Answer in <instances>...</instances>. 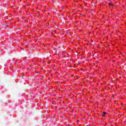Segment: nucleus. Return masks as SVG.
<instances>
[{
	"mask_svg": "<svg viewBox=\"0 0 126 126\" xmlns=\"http://www.w3.org/2000/svg\"><path fill=\"white\" fill-rule=\"evenodd\" d=\"M105 114H106V112H103L102 114V117H105Z\"/></svg>",
	"mask_w": 126,
	"mask_h": 126,
	"instance_id": "1",
	"label": "nucleus"
},
{
	"mask_svg": "<svg viewBox=\"0 0 126 126\" xmlns=\"http://www.w3.org/2000/svg\"><path fill=\"white\" fill-rule=\"evenodd\" d=\"M109 4L110 6H114V5H113V4L112 3H109Z\"/></svg>",
	"mask_w": 126,
	"mask_h": 126,
	"instance_id": "2",
	"label": "nucleus"
}]
</instances>
